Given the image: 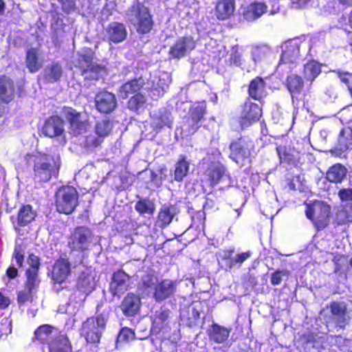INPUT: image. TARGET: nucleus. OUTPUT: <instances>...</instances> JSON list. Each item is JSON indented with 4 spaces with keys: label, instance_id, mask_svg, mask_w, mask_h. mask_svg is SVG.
Listing matches in <instances>:
<instances>
[{
    "label": "nucleus",
    "instance_id": "obj_1",
    "mask_svg": "<svg viewBox=\"0 0 352 352\" xmlns=\"http://www.w3.org/2000/svg\"><path fill=\"white\" fill-rule=\"evenodd\" d=\"M25 160L32 169L31 177L34 183L47 182L58 174L60 161L50 154L43 152L27 153Z\"/></svg>",
    "mask_w": 352,
    "mask_h": 352
},
{
    "label": "nucleus",
    "instance_id": "obj_2",
    "mask_svg": "<svg viewBox=\"0 0 352 352\" xmlns=\"http://www.w3.org/2000/svg\"><path fill=\"white\" fill-rule=\"evenodd\" d=\"M127 16L128 21L139 34H148L153 28V14L149 8L139 0L134 1L129 8Z\"/></svg>",
    "mask_w": 352,
    "mask_h": 352
},
{
    "label": "nucleus",
    "instance_id": "obj_3",
    "mask_svg": "<svg viewBox=\"0 0 352 352\" xmlns=\"http://www.w3.org/2000/svg\"><path fill=\"white\" fill-rule=\"evenodd\" d=\"M305 214L316 230H324L330 223L331 207L327 202L315 199L309 203L305 202Z\"/></svg>",
    "mask_w": 352,
    "mask_h": 352
},
{
    "label": "nucleus",
    "instance_id": "obj_4",
    "mask_svg": "<svg viewBox=\"0 0 352 352\" xmlns=\"http://www.w3.org/2000/svg\"><path fill=\"white\" fill-rule=\"evenodd\" d=\"M107 319L102 314L88 317L82 322L80 334L88 344L97 346L105 330Z\"/></svg>",
    "mask_w": 352,
    "mask_h": 352
},
{
    "label": "nucleus",
    "instance_id": "obj_5",
    "mask_svg": "<svg viewBox=\"0 0 352 352\" xmlns=\"http://www.w3.org/2000/svg\"><path fill=\"white\" fill-rule=\"evenodd\" d=\"M78 192L72 186H63L56 192L55 206L60 214H71L79 204Z\"/></svg>",
    "mask_w": 352,
    "mask_h": 352
},
{
    "label": "nucleus",
    "instance_id": "obj_6",
    "mask_svg": "<svg viewBox=\"0 0 352 352\" xmlns=\"http://www.w3.org/2000/svg\"><path fill=\"white\" fill-rule=\"evenodd\" d=\"M94 234L91 230L85 226H76L70 232L67 239V247L72 252L83 254L90 250Z\"/></svg>",
    "mask_w": 352,
    "mask_h": 352
},
{
    "label": "nucleus",
    "instance_id": "obj_7",
    "mask_svg": "<svg viewBox=\"0 0 352 352\" xmlns=\"http://www.w3.org/2000/svg\"><path fill=\"white\" fill-rule=\"evenodd\" d=\"M230 158L236 164H243L250 158L254 152L255 145L254 141L248 135H241L233 140L230 145Z\"/></svg>",
    "mask_w": 352,
    "mask_h": 352
},
{
    "label": "nucleus",
    "instance_id": "obj_8",
    "mask_svg": "<svg viewBox=\"0 0 352 352\" xmlns=\"http://www.w3.org/2000/svg\"><path fill=\"white\" fill-rule=\"evenodd\" d=\"M340 122L344 125L340 131L338 144L342 151H346L352 148V105L343 108L340 112Z\"/></svg>",
    "mask_w": 352,
    "mask_h": 352
},
{
    "label": "nucleus",
    "instance_id": "obj_9",
    "mask_svg": "<svg viewBox=\"0 0 352 352\" xmlns=\"http://www.w3.org/2000/svg\"><path fill=\"white\" fill-rule=\"evenodd\" d=\"M263 115L262 107L257 103L247 98L241 105L239 124L241 130H244L258 122Z\"/></svg>",
    "mask_w": 352,
    "mask_h": 352
},
{
    "label": "nucleus",
    "instance_id": "obj_10",
    "mask_svg": "<svg viewBox=\"0 0 352 352\" xmlns=\"http://www.w3.org/2000/svg\"><path fill=\"white\" fill-rule=\"evenodd\" d=\"M63 112L73 135L77 136L87 131L89 126V120L82 119L80 111L72 107L64 106Z\"/></svg>",
    "mask_w": 352,
    "mask_h": 352
},
{
    "label": "nucleus",
    "instance_id": "obj_11",
    "mask_svg": "<svg viewBox=\"0 0 352 352\" xmlns=\"http://www.w3.org/2000/svg\"><path fill=\"white\" fill-rule=\"evenodd\" d=\"M96 109L101 114H110L118 107L116 96L106 89L99 91L94 97Z\"/></svg>",
    "mask_w": 352,
    "mask_h": 352
},
{
    "label": "nucleus",
    "instance_id": "obj_12",
    "mask_svg": "<svg viewBox=\"0 0 352 352\" xmlns=\"http://www.w3.org/2000/svg\"><path fill=\"white\" fill-rule=\"evenodd\" d=\"M196 47V41L191 35L177 38L170 47L168 54L172 58L179 59L190 54Z\"/></svg>",
    "mask_w": 352,
    "mask_h": 352
},
{
    "label": "nucleus",
    "instance_id": "obj_13",
    "mask_svg": "<svg viewBox=\"0 0 352 352\" xmlns=\"http://www.w3.org/2000/svg\"><path fill=\"white\" fill-rule=\"evenodd\" d=\"M72 274V263L68 258L59 257L52 265L51 280L54 284L61 285Z\"/></svg>",
    "mask_w": 352,
    "mask_h": 352
},
{
    "label": "nucleus",
    "instance_id": "obj_14",
    "mask_svg": "<svg viewBox=\"0 0 352 352\" xmlns=\"http://www.w3.org/2000/svg\"><path fill=\"white\" fill-rule=\"evenodd\" d=\"M227 169L221 162H211L203 172L202 184L214 187L226 175Z\"/></svg>",
    "mask_w": 352,
    "mask_h": 352
},
{
    "label": "nucleus",
    "instance_id": "obj_15",
    "mask_svg": "<svg viewBox=\"0 0 352 352\" xmlns=\"http://www.w3.org/2000/svg\"><path fill=\"white\" fill-rule=\"evenodd\" d=\"M293 102H298L302 96H305V81L303 77L295 73H289L284 82Z\"/></svg>",
    "mask_w": 352,
    "mask_h": 352
},
{
    "label": "nucleus",
    "instance_id": "obj_16",
    "mask_svg": "<svg viewBox=\"0 0 352 352\" xmlns=\"http://www.w3.org/2000/svg\"><path fill=\"white\" fill-rule=\"evenodd\" d=\"M329 308L336 327L344 329L351 320L346 305L344 302L333 301L329 303Z\"/></svg>",
    "mask_w": 352,
    "mask_h": 352
},
{
    "label": "nucleus",
    "instance_id": "obj_17",
    "mask_svg": "<svg viewBox=\"0 0 352 352\" xmlns=\"http://www.w3.org/2000/svg\"><path fill=\"white\" fill-rule=\"evenodd\" d=\"M177 291V283L175 280L164 278L158 281L152 297L157 302H161L175 295Z\"/></svg>",
    "mask_w": 352,
    "mask_h": 352
},
{
    "label": "nucleus",
    "instance_id": "obj_18",
    "mask_svg": "<svg viewBox=\"0 0 352 352\" xmlns=\"http://www.w3.org/2000/svg\"><path fill=\"white\" fill-rule=\"evenodd\" d=\"M41 280L25 278L23 289L17 292L16 302L19 307L34 302V294L36 293Z\"/></svg>",
    "mask_w": 352,
    "mask_h": 352
},
{
    "label": "nucleus",
    "instance_id": "obj_19",
    "mask_svg": "<svg viewBox=\"0 0 352 352\" xmlns=\"http://www.w3.org/2000/svg\"><path fill=\"white\" fill-rule=\"evenodd\" d=\"M127 30L123 23L118 21L110 22L104 29L105 39L109 43H120L126 40Z\"/></svg>",
    "mask_w": 352,
    "mask_h": 352
},
{
    "label": "nucleus",
    "instance_id": "obj_20",
    "mask_svg": "<svg viewBox=\"0 0 352 352\" xmlns=\"http://www.w3.org/2000/svg\"><path fill=\"white\" fill-rule=\"evenodd\" d=\"M36 212L30 204H23L20 206L16 217L11 216L10 220L14 225V229L25 227L36 217Z\"/></svg>",
    "mask_w": 352,
    "mask_h": 352
},
{
    "label": "nucleus",
    "instance_id": "obj_21",
    "mask_svg": "<svg viewBox=\"0 0 352 352\" xmlns=\"http://www.w3.org/2000/svg\"><path fill=\"white\" fill-rule=\"evenodd\" d=\"M42 133L48 138L60 136L64 133V121L57 115L48 117L41 129Z\"/></svg>",
    "mask_w": 352,
    "mask_h": 352
},
{
    "label": "nucleus",
    "instance_id": "obj_22",
    "mask_svg": "<svg viewBox=\"0 0 352 352\" xmlns=\"http://www.w3.org/2000/svg\"><path fill=\"white\" fill-rule=\"evenodd\" d=\"M141 305L140 297L133 292H129L124 297L120 305V308L123 315L131 317L139 313Z\"/></svg>",
    "mask_w": 352,
    "mask_h": 352
},
{
    "label": "nucleus",
    "instance_id": "obj_23",
    "mask_svg": "<svg viewBox=\"0 0 352 352\" xmlns=\"http://www.w3.org/2000/svg\"><path fill=\"white\" fill-rule=\"evenodd\" d=\"M130 276L122 269L114 272L110 284V290L113 296H120L128 289Z\"/></svg>",
    "mask_w": 352,
    "mask_h": 352
},
{
    "label": "nucleus",
    "instance_id": "obj_24",
    "mask_svg": "<svg viewBox=\"0 0 352 352\" xmlns=\"http://www.w3.org/2000/svg\"><path fill=\"white\" fill-rule=\"evenodd\" d=\"M267 84L261 76H256L252 78L248 86V94L250 98L261 102L267 96Z\"/></svg>",
    "mask_w": 352,
    "mask_h": 352
},
{
    "label": "nucleus",
    "instance_id": "obj_25",
    "mask_svg": "<svg viewBox=\"0 0 352 352\" xmlns=\"http://www.w3.org/2000/svg\"><path fill=\"white\" fill-rule=\"evenodd\" d=\"M58 333V329L55 327L48 324H43L38 326L34 330V340L40 344H47L48 346Z\"/></svg>",
    "mask_w": 352,
    "mask_h": 352
},
{
    "label": "nucleus",
    "instance_id": "obj_26",
    "mask_svg": "<svg viewBox=\"0 0 352 352\" xmlns=\"http://www.w3.org/2000/svg\"><path fill=\"white\" fill-rule=\"evenodd\" d=\"M236 8L235 0H217L214 12L219 21H226L234 15Z\"/></svg>",
    "mask_w": 352,
    "mask_h": 352
},
{
    "label": "nucleus",
    "instance_id": "obj_27",
    "mask_svg": "<svg viewBox=\"0 0 352 352\" xmlns=\"http://www.w3.org/2000/svg\"><path fill=\"white\" fill-rule=\"evenodd\" d=\"M267 10V5L263 2L254 1L242 10V16L247 21H253L260 18Z\"/></svg>",
    "mask_w": 352,
    "mask_h": 352
},
{
    "label": "nucleus",
    "instance_id": "obj_28",
    "mask_svg": "<svg viewBox=\"0 0 352 352\" xmlns=\"http://www.w3.org/2000/svg\"><path fill=\"white\" fill-rule=\"evenodd\" d=\"M300 56V44L294 41L285 43L279 60V65L294 63Z\"/></svg>",
    "mask_w": 352,
    "mask_h": 352
},
{
    "label": "nucleus",
    "instance_id": "obj_29",
    "mask_svg": "<svg viewBox=\"0 0 352 352\" xmlns=\"http://www.w3.org/2000/svg\"><path fill=\"white\" fill-rule=\"evenodd\" d=\"M348 170L341 163H336L331 165L326 172V179L331 184H342L346 178Z\"/></svg>",
    "mask_w": 352,
    "mask_h": 352
},
{
    "label": "nucleus",
    "instance_id": "obj_30",
    "mask_svg": "<svg viewBox=\"0 0 352 352\" xmlns=\"http://www.w3.org/2000/svg\"><path fill=\"white\" fill-rule=\"evenodd\" d=\"M145 82L142 76L131 78L123 83L119 89L120 96L126 99L129 95L140 93V91L144 87Z\"/></svg>",
    "mask_w": 352,
    "mask_h": 352
},
{
    "label": "nucleus",
    "instance_id": "obj_31",
    "mask_svg": "<svg viewBox=\"0 0 352 352\" xmlns=\"http://www.w3.org/2000/svg\"><path fill=\"white\" fill-rule=\"evenodd\" d=\"M176 214L177 210L175 205H163L159 210L156 223L160 228H165L170 224Z\"/></svg>",
    "mask_w": 352,
    "mask_h": 352
},
{
    "label": "nucleus",
    "instance_id": "obj_32",
    "mask_svg": "<svg viewBox=\"0 0 352 352\" xmlns=\"http://www.w3.org/2000/svg\"><path fill=\"white\" fill-rule=\"evenodd\" d=\"M190 170V162L184 155L178 157L174 165V169L171 173L173 180L177 182H182L184 178L188 175Z\"/></svg>",
    "mask_w": 352,
    "mask_h": 352
},
{
    "label": "nucleus",
    "instance_id": "obj_33",
    "mask_svg": "<svg viewBox=\"0 0 352 352\" xmlns=\"http://www.w3.org/2000/svg\"><path fill=\"white\" fill-rule=\"evenodd\" d=\"M49 352H72V346L66 334L58 332L47 346Z\"/></svg>",
    "mask_w": 352,
    "mask_h": 352
},
{
    "label": "nucleus",
    "instance_id": "obj_34",
    "mask_svg": "<svg viewBox=\"0 0 352 352\" xmlns=\"http://www.w3.org/2000/svg\"><path fill=\"white\" fill-rule=\"evenodd\" d=\"M231 330L230 328H226L217 323H212L210 329L208 330V336L210 340L221 344L228 339Z\"/></svg>",
    "mask_w": 352,
    "mask_h": 352
},
{
    "label": "nucleus",
    "instance_id": "obj_35",
    "mask_svg": "<svg viewBox=\"0 0 352 352\" xmlns=\"http://www.w3.org/2000/svg\"><path fill=\"white\" fill-rule=\"evenodd\" d=\"M276 151L281 163L295 164L299 160L300 153L294 147L278 145Z\"/></svg>",
    "mask_w": 352,
    "mask_h": 352
},
{
    "label": "nucleus",
    "instance_id": "obj_36",
    "mask_svg": "<svg viewBox=\"0 0 352 352\" xmlns=\"http://www.w3.org/2000/svg\"><path fill=\"white\" fill-rule=\"evenodd\" d=\"M14 85L12 81L6 76H0V99L6 104L10 102L14 98Z\"/></svg>",
    "mask_w": 352,
    "mask_h": 352
},
{
    "label": "nucleus",
    "instance_id": "obj_37",
    "mask_svg": "<svg viewBox=\"0 0 352 352\" xmlns=\"http://www.w3.org/2000/svg\"><path fill=\"white\" fill-rule=\"evenodd\" d=\"M29 267L25 270V278L34 280H41L39 278V270L41 267V259L34 253H30L28 256Z\"/></svg>",
    "mask_w": 352,
    "mask_h": 352
},
{
    "label": "nucleus",
    "instance_id": "obj_38",
    "mask_svg": "<svg viewBox=\"0 0 352 352\" xmlns=\"http://www.w3.org/2000/svg\"><path fill=\"white\" fill-rule=\"evenodd\" d=\"M322 65L317 60H309L304 65L302 71L303 78L312 82L321 73Z\"/></svg>",
    "mask_w": 352,
    "mask_h": 352
},
{
    "label": "nucleus",
    "instance_id": "obj_39",
    "mask_svg": "<svg viewBox=\"0 0 352 352\" xmlns=\"http://www.w3.org/2000/svg\"><path fill=\"white\" fill-rule=\"evenodd\" d=\"M63 69L60 63L52 62L45 69L44 78L48 82H56L63 76Z\"/></svg>",
    "mask_w": 352,
    "mask_h": 352
},
{
    "label": "nucleus",
    "instance_id": "obj_40",
    "mask_svg": "<svg viewBox=\"0 0 352 352\" xmlns=\"http://www.w3.org/2000/svg\"><path fill=\"white\" fill-rule=\"evenodd\" d=\"M25 64L28 71L35 73L41 68V63L38 60V50L36 47L28 49L25 54Z\"/></svg>",
    "mask_w": 352,
    "mask_h": 352
},
{
    "label": "nucleus",
    "instance_id": "obj_41",
    "mask_svg": "<svg viewBox=\"0 0 352 352\" xmlns=\"http://www.w3.org/2000/svg\"><path fill=\"white\" fill-rule=\"evenodd\" d=\"M95 52L91 48H87L84 52L79 55L76 67L79 69L81 75L86 74V67L94 63Z\"/></svg>",
    "mask_w": 352,
    "mask_h": 352
},
{
    "label": "nucleus",
    "instance_id": "obj_42",
    "mask_svg": "<svg viewBox=\"0 0 352 352\" xmlns=\"http://www.w3.org/2000/svg\"><path fill=\"white\" fill-rule=\"evenodd\" d=\"M113 127V120L109 118H104L96 122L94 132L96 135L100 136L104 140L111 133Z\"/></svg>",
    "mask_w": 352,
    "mask_h": 352
},
{
    "label": "nucleus",
    "instance_id": "obj_43",
    "mask_svg": "<svg viewBox=\"0 0 352 352\" xmlns=\"http://www.w3.org/2000/svg\"><path fill=\"white\" fill-rule=\"evenodd\" d=\"M146 96L140 92L133 95L127 101L126 105L130 111L138 113L140 109L146 107Z\"/></svg>",
    "mask_w": 352,
    "mask_h": 352
},
{
    "label": "nucleus",
    "instance_id": "obj_44",
    "mask_svg": "<svg viewBox=\"0 0 352 352\" xmlns=\"http://www.w3.org/2000/svg\"><path fill=\"white\" fill-rule=\"evenodd\" d=\"M85 79L98 80L104 74L107 73V68L105 65L98 63H92L86 67Z\"/></svg>",
    "mask_w": 352,
    "mask_h": 352
},
{
    "label": "nucleus",
    "instance_id": "obj_45",
    "mask_svg": "<svg viewBox=\"0 0 352 352\" xmlns=\"http://www.w3.org/2000/svg\"><path fill=\"white\" fill-rule=\"evenodd\" d=\"M76 289L82 294H88L92 290V283L90 275L82 272L79 274L76 283Z\"/></svg>",
    "mask_w": 352,
    "mask_h": 352
},
{
    "label": "nucleus",
    "instance_id": "obj_46",
    "mask_svg": "<svg viewBox=\"0 0 352 352\" xmlns=\"http://www.w3.org/2000/svg\"><path fill=\"white\" fill-rule=\"evenodd\" d=\"M158 281V278L155 275L151 273H147L143 275L141 278L140 289L143 292H147L152 290L153 292Z\"/></svg>",
    "mask_w": 352,
    "mask_h": 352
},
{
    "label": "nucleus",
    "instance_id": "obj_47",
    "mask_svg": "<svg viewBox=\"0 0 352 352\" xmlns=\"http://www.w3.org/2000/svg\"><path fill=\"white\" fill-rule=\"evenodd\" d=\"M135 210L140 214H148L153 215L155 212V204L148 199H141L137 201L135 205Z\"/></svg>",
    "mask_w": 352,
    "mask_h": 352
},
{
    "label": "nucleus",
    "instance_id": "obj_48",
    "mask_svg": "<svg viewBox=\"0 0 352 352\" xmlns=\"http://www.w3.org/2000/svg\"><path fill=\"white\" fill-rule=\"evenodd\" d=\"M206 114V102H199L197 104L192 107L189 112V119L201 122L204 120V116Z\"/></svg>",
    "mask_w": 352,
    "mask_h": 352
},
{
    "label": "nucleus",
    "instance_id": "obj_49",
    "mask_svg": "<svg viewBox=\"0 0 352 352\" xmlns=\"http://www.w3.org/2000/svg\"><path fill=\"white\" fill-rule=\"evenodd\" d=\"M352 222V214L344 207L338 208L334 217V223L337 226Z\"/></svg>",
    "mask_w": 352,
    "mask_h": 352
},
{
    "label": "nucleus",
    "instance_id": "obj_50",
    "mask_svg": "<svg viewBox=\"0 0 352 352\" xmlns=\"http://www.w3.org/2000/svg\"><path fill=\"white\" fill-rule=\"evenodd\" d=\"M170 80L159 77L156 82H153L151 87V91L154 95L162 96L168 88Z\"/></svg>",
    "mask_w": 352,
    "mask_h": 352
},
{
    "label": "nucleus",
    "instance_id": "obj_51",
    "mask_svg": "<svg viewBox=\"0 0 352 352\" xmlns=\"http://www.w3.org/2000/svg\"><path fill=\"white\" fill-rule=\"evenodd\" d=\"M252 252L250 250L236 254L233 259L226 263V269L231 270L236 265H239L240 266L243 262L249 259L252 256Z\"/></svg>",
    "mask_w": 352,
    "mask_h": 352
},
{
    "label": "nucleus",
    "instance_id": "obj_52",
    "mask_svg": "<svg viewBox=\"0 0 352 352\" xmlns=\"http://www.w3.org/2000/svg\"><path fill=\"white\" fill-rule=\"evenodd\" d=\"M103 142L104 140L100 136L89 134L85 136L83 144L86 149L93 151L100 146Z\"/></svg>",
    "mask_w": 352,
    "mask_h": 352
},
{
    "label": "nucleus",
    "instance_id": "obj_53",
    "mask_svg": "<svg viewBox=\"0 0 352 352\" xmlns=\"http://www.w3.org/2000/svg\"><path fill=\"white\" fill-rule=\"evenodd\" d=\"M135 338V334L134 331L129 327L122 328L118 335L119 341L122 342H129L134 340Z\"/></svg>",
    "mask_w": 352,
    "mask_h": 352
},
{
    "label": "nucleus",
    "instance_id": "obj_54",
    "mask_svg": "<svg viewBox=\"0 0 352 352\" xmlns=\"http://www.w3.org/2000/svg\"><path fill=\"white\" fill-rule=\"evenodd\" d=\"M336 73L340 80L346 86L348 91H350L352 89V73L342 70H337Z\"/></svg>",
    "mask_w": 352,
    "mask_h": 352
},
{
    "label": "nucleus",
    "instance_id": "obj_55",
    "mask_svg": "<svg viewBox=\"0 0 352 352\" xmlns=\"http://www.w3.org/2000/svg\"><path fill=\"white\" fill-rule=\"evenodd\" d=\"M289 275V272L287 270H276L273 273L271 274V284L274 286L278 285L282 282L283 276H288Z\"/></svg>",
    "mask_w": 352,
    "mask_h": 352
},
{
    "label": "nucleus",
    "instance_id": "obj_56",
    "mask_svg": "<svg viewBox=\"0 0 352 352\" xmlns=\"http://www.w3.org/2000/svg\"><path fill=\"white\" fill-rule=\"evenodd\" d=\"M12 258L15 259L16 265L19 268L23 267L24 263V251L21 245H16L14 248Z\"/></svg>",
    "mask_w": 352,
    "mask_h": 352
},
{
    "label": "nucleus",
    "instance_id": "obj_57",
    "mask_svg": "<svg viewBox=\"0 0 352 352\" xmlns=\"http://www.w3.org/2000/svg\"><path fill=\"white\" fill-rule=\"evenodd\" d=\"M170 311L168 309L156 311L154 322L157 324H163L169 318Z\"/></svg>",
    "mask_w": 352,
    "mask_h": 352
},
{
    "label": "nucleus",
    "instance_id": "obj_58",
    "mask_svg": "<svg viewBox=\"0 0 352 352\" xmlns=\"http://www.w3.org/2000/svg\"><path fill=\"white\" fill-rule=\"evenodd\" d=\"M200 311L196 307H192L191 310V316L188 318L187 326L193 327L197 325V322L200 318Z\"/></svg>",
    "mask_w": 352,
    "mask_h": 352
},
{
    "label": "nucleus",
    "instance_id": "obj_59",
    "mask_svg": "<svg viewBox=\"0 0 352 352\" xmlns=\"http://www.w3.org/2000/svg\"><path fill=\"white\" fill-rule=\"evenodd\" d=\"M338 195L342 201H352V188H342L338 191Z\"/></svg>",
    "mask_w": 352,
    "mask_h": 352
},
{
    "label": "nucleus",
    "instance_id": "obj_60",
    "mask_svg": "<svg viewBox=\"0 0 352 352\" xmlns=\"http://www.w3.org/2000/svg\"><path fill=\"white\" fill-rule=\"evenodd\" d=\"M199 121L190 120H188L187 131L190 134L195 133L201 126Z\"/></svg>",
    "mask_w": 352,
    "mask_h": 352
},
{
    "label": "nucleus",
    "instance_id": "obj_61",
    "mask_svg": "<svg viewBox=\"0 0 352 352\" xmlns=\"http://www.w3.org/2000/svg\"><path fill=\"white\" fill-rule=\"evenodd\" d=\"M241 55L238 51L232 52L230 56V63L235 65H241Z\"/></svg>",
    "mask_w": 352,
    "mask_h": 352
},
{
    "label": "nucleus",
    "instance_id": "obj_62",
    "mask_svg": "<svg viewBox=\"0 0 352 352\" xmlns=\"http://www.w3.org/2000/svg\"><path fill=\"white\" fill-rule=\"evenodd\" d=\"M6 275L9 280L14 279L19 276L18 269L13 265L9 266L6 271Z\"/></svg>",
    "mask_w": 352,
    "mask_h": 352
},
{
    "label": "nucleus",
    "instance_id": "obj_63",
    "mask_svg": "<svg viewBox=\"0 0 352 352\" xmlns=\"http://www.w3.org/2000/svg\"><path fill=\"white\" fill-rule=\"evenodd\" d=\"M10 305V299L0 292V309H6Z\"/></svg>",
    "mask_w": 352,
    "mask_h": 352
},
{
    "label": "nucleus",
    "instance_id": "obj_64",
    "mask_svg": "<svg viewBox=\"0 0 352 352\" xmlns=\"http://www.w3.org/2000/svg\"><path fill=\"white\" fill-rule=\"evenodd\" d=\"M234 253V248H230L227 250H224L223 251V256L222 260L223 261H230L232 259H233L234 257H232L233 254Z\"/></svg>",
    "mask_w": 352,
    "mask_h": 352
}]
</instances>
